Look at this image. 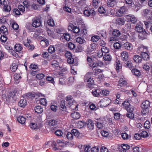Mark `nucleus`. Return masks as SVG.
Returning a JSON list of instances; mask_svg holds the SVG:
<instances>
[{
    "label": "nucleus",
    "mask_w": 152,
    "mask_h": 152,
    "mask_svg": "<svg viewBox=\"0 0 152 152\" xmlns=\"http://www.w3.org/2000/svg\"><path fill=\"white\" fill-rule=\"evenodd\" d=\"M77 29L78 30L77 34L78 35L80 34L81 36H83L87 33V31L83 20L80 16H77Z\"/></svg>",
    "instance_id": "1"
},
{
    "label": "nucleus",
    "mask_w": 152,
    "mask_h": 152,
    "mask_svg": "<svg viewBox=\"0 0 152 152\" xmlns=\"http://www.w3.org/2000/svg\"><path fill=\"white\" fill-rule=\"evenodd\" d=\"M135 30L140 34L139 37L142 39L146 38L148 33L143 28V25L141 22H139L135 26Z\"/></svg>",
    "instance_id": "2"
},
{
    "label": "nucleus",
    "mask_w": 152,
    "mask_h": 152,
    "mask_svg": "<svg viewBox=\"0 0 152 152\" xmlns=\"http://www.w3.org/2000/svg\"><path fill=\"white\" fill-rule=\"evenodd\" d=\"M112 34V36L109 39L110 42H111L115 40H118L121 35V32L119 30L115 29L113 31Z\"/></svg>",
    "instance_id": "3"
},
{
    "label": "nucleus",
    "mask_w": 152,
    "mask_h": 152,
    "mask_svg": "<svg viewBox=\"0 0 152 152\" xmlns=\"http://www.w3.org/2000/svg\"><path fill=\"white\" fill-rule=\"evenodd\" d=\"M111 100L108 98H105L101 100L98 103L99 107H103L109 105L111 103Z\"/></svg>",
    "instance_id": "4"
},
{
    "label": "nucleus",
    "mask_w": 152,
    "mask_h": 152,
    "mask_svg": "<svg viewBox=\"0 0 152 152\" xmlns=\"http://www.w3.org/2000/svg\"><path fill=\"white\" fill-rule=\"evenodd\" d=\"M84 80L85 82L88 83V86L89 87H91V86L94 84V80L93 78H91V72H88L86 75Z\"/></svg>",
    "instance_id": "5"
},
{
    "label": "nucleus",
    "mask_w": 152,
    "mask_h": 152,
    "mask_svg": "<svg viewBox=\"0 0 152 152\" xmlns=\"http://www.w3.org/2000/svg\"><path fill=\"white\" fill-rule=\"evenodd\" d=\"M122 105L127 112H133L134 109L133 106L130 104L129 102L126 100L125 101L122 103Z\"/></svg>",
    "instance_id": "6"
},
{
    "label": "nucleus",
    "mask_w": 152,
    "mask_h": 152,
    "mask_svg": "<svg viewBox=\"0 0 152 152\" xmlns=\"http://www.w3.org/2000/svg\"><path fill=\"white\" fill-rule=\"evenodd\" d=\"M32 24L34 27L35 28H37L41 26L42 24L41 19L38 17L34 18L33 20Z\"/></svg>",
    "instance_id": "7"
},
{
    "label": "nucleus",
    "mask_w": 152,
    "mask_h": 152,
    "mask_svg": "<svg viewBox=\"0 0 152 152\" xmlns=\"http://www.w3.org/2000/svg\"><path fill=\"white\" fill-rule=\"evenodd\" d=\"M76 133V129H72L71 132H67L66 135L67 138L69 140H72L74 136H75V133Z\"/></svg>",
    "instance_id": "8"
},
{
    "label": "nucleus",
    "mask_w": 152,
    "mask_h": 152,
    "mask_svg": "<svg viewBox=\"0 0 152 152\" xmlns=\"http://www.w3.org/2000/svg\"><path fill=\"white\" fill-rule=\"evenodd\" d=\"M126 9L125 6H122L116 12V14L117 16L121 17L123 15L125 12Z\"/></svg>",
    "instance_id": "9"
},
{
    "label": "nucleus",
    "mask_w": 152,
    "mask_h": 152,
    "mask_svg": "<svg viewBox=\"0 0 152 152\" xmlns=\"http://www.w3.org/2000/svg\"><path fill=\"white\" fill-rule=\"evenodd\" d=\"M30 40L27 39V41H23V42L24 46L28 48L29 50L32 51L34 49V46L33 45H30L29 43Z\"/></svg>",
    "instance_id": "10"
},
{
    "label": "nucleus",
    "mask_w": 152,
    "mask_h": 152,
    "mask_svg": "<svg viewBox=\"0 0 152 152\" xmlns=\"http://www.w3.org/2000/svg\"><path fill=\"white\" fill-rule=\"evenodd\" d=\"M87 127L90 130H92L94 128V125L92 121L88 119L87 121Z\"/></svg>",
    "instance_id": "11"
},
{
    "label": "nucleus",
    "mask_w": 152,
    "mask_h": 152,
    "mask_svg": "<svg viewBox=\"0 0 152 152\" xmlns=\"http://www.w3.org/2000/svg\"><path fill=\"white\" fill-rule=\"evenodd\" d=\"M16 91L15 90L9 93L8 96L7 98L9 99H11L12 98V99L15 100L17 99L16 96Z\"/></svg>",
    "instance_id": "12"
},
{
    "label": "nucleus",
    "mask_w": 152,
    "mask_h": 152,
    "mask_svg": "<svg viewBox=\"0 0 152 152\" xmlns=\"http://www.w3.org/2000/svg\"><path fill=\"white\" fill-rule=\"evenodd\" d=\"M148 47L147 46H144L142 45H140L137 48V52L138 53L142 52L147 51Z\"/></svg>",
    "instance_id": "13"
},
{
    "label": "nucleus",
    "mask_w": 152,
    "mask_h": 152,
    "mask_svg": "<svg viewBox=\"0 0 152 152\" xmlns=\"http://www.w3.org/2000/svg\"><path fill=\"white\" fill-rule=\"evenodd\" d=\"M129 54L128 52L124 51H123L121 54L122 60L124 61H126L128 60Z\"/></svg>",
    "instance_id": "14"
},
{
    "label": "nucleus",
    "mask_w": 152,
    "mask_h": 152,
    "mask_svg": "<svg viewBox=\"0 0 152 152\" xmlns=\"http://www.w3.org/2000/svg\"><path fill=\"white\" fill-rule=\"evenodd\" d=\"M123 47L125 49L130 51L132 50L133 49L132 45L128 42L124 43L123 45Z\"/></svg>",
    "instance_id": "15"
},
{
    "label": "nucleus",
    "mask_w": 152,
    "mask_h": 152,
    "mask_svg": "<svg viewBox=\"0 0 152 152\" xmlns=\"http://www.w3.org/2000/svg\"><path fill=\"white\" fill-rule=\"evenodd\" d=\"M94 11L93 9H91L89 10H85L83 11L84 15L86 16H89L90 15H93Z\"/></svg>",
    "instance_id": "16"
},
{
    "label": "nucleus",
    "mask_w": 152,
    "mask_h": 152,
    "mask_svg": "<svg viewBox=\"0 0 152 152\" xmlns=\"http://www.w3.org/2000/svg\"><path fill=\"white\" fill-rule=\"evenodd\" d=\"M79 35H80V37H78L77 38V42L80 44H84L85 45L86 43V42L85 40V39L82 38L81 37H83V36H81L80 34H79V35H78V34H77V36H79Z\"/></svg>",
    "instance_id": "17"
},
{
    "label": "nucleus",
    "mask_w": 152,
    "mask_h": 152,
    "mask_svg": "<svg viewBox=\"0 0 152 152\" xmlns=\"http://www.w3.org/2000/svg\"><path fill=\"white\" fill-rule=\"evenodd\" d=\"M92 93L93 95L95 97H99L101 96V93L100 89H97L95 90L94 91L93 90Z\"/></svg>",
    "instance_id": "18"
},
{
    "label": "nucleus",
    "mask_w": 152,
    "mask_h": 152,
    "mask_svg": "<svg viewBox=\"0 0 152 152\" xmlns=\"http://www.w3.org/2000/svg\"><path fill=\"white\" fill-rule=\"evenodd\" d=\"M14 49L17 52L20 53L22 52L23 48L20 44H16L15 46Z\"/></svg>",
    "instance_id": "19"
},
{
    "label": "nucleus",
    "mask_w": 152,
    "mask_h": 152,
    "mask_svg": "<svg viewBox=\"0 0 152 152\" xmlns=\"http://www.w3.org/2000/svg\"><path fill=\"white\" fill-rule=\"evenodd\" d=\"M127 84L126 80L123 78H120L118 82V85L121 87L124 86Z\"/></svg>",
    "instance_id": "20"
},
{
    "label": "nucleus",
    "mask_w": 152,
    "mask_h": 152,
    "mask_svg": "<svg viewBox=\"0 0 152 152\" xmlns=\"http://www.w3.org/2000/svg\"><path fill=\"white\" fill-rule=\"evenodd\" d=\"M133 58L134 61L137 63L141 62L142 61V58L138 55H135L133 56Z\"/></svg>",
    "instance_id": "21"
},
{
    "label": "nucleus",
    "mask_w": 152,
    "mask_h": 152,
    "mask_svg": "<svg viewBox=\"0 0 152 152\" xmlns=\"http://www.w3.org/2000/svg\"><path fill=\"white\" fill-rule=\"evenodd\" d=\"M107 4L108 7H113L116 4V0H107Z\"/></svg>",
    "instance_id": "22"
},
{
    "label": "nucleus",
    "mask_w": 152,
    "mask_h": 152,
    "mask_svg": "<svg viewBox=\"0 0 152 152\" xmlns=\"http://www.w3.org/2000/svg\"><path fill=\"white\" fill-rule=\"evenodd\" d=\"M27 102L26 99H20L19 102L18 103V105L22 107H24L26 105Z\"/></svg>",
    "instance_id": "23"
},
{
    "label": "nucleus",
    "mask_w": 152,
    "mask_h": 152,
    "mask_svg": "<svg viewBox=\"0 0 152 152\" xmlns=\"http://www.w3.org/2000/svg\"><path fill=\"white\" fill-rule=\"evenodd\" d=\"M148 51L142 52L141 53V55L144 60H147L149 58V56L148 54Z\"/></svg>",
    "instance_id": "24"
},
{
    "label": "nucleus",
    "mask_w": 152,
    "mask_h": 152,
    "mask_svg": "<svg viewBox=\"0 0 152 152\" xmlns=\"http://www.w3.org/2000/svg\"><path fill=\"white\" fill-rule=\"evenodd\" d=\"M66 101L64 100L61 101L59 105L60 109L63 111L65 110L66 109L65 105Z\"/></svg>",
    "instance_id": "25"
},
{
    "label": "nucleus",
    "mask_w": 152,
    "mask_h": 152,
    "mask_svg": "<svg viewBox=\"0 0 152 152\" xmlns=\"http://www.w3.org/2000/svg\"><path fill=\"white\" fill-rule=\"evenodd\" d=\"M150 105V102L148 100H145L142 102L141 107L142 108H149Z\"/></svg>",
    "instance_id": "26"
},
{
    "label": "nucleus",
    "mask_w": 152,
    "mask_h": 152,
    "mask_svg": "<svg viewBox=\"0 0 152 152\" xmlns=\"http://www.w3.org/2000/svg\"><path fill=\"white\" fill-rule=\"evenodd\" d=\"M152 64V63H147L142 65L143 68L146 71H149L150 69H151V65Z\"/></svg>",
    "instance_id": "27"
},
{
    "label": "nucleus",
    "mask_w": 152,
    "mask_h": 152,
    "mask_svg": "<svg viewBox=\"0 0 152 152\" xmlns=\"http://www.w3.org/2000/svg\"><path fill=\"white\" fill-rule=\"evenodd\" d=\"M114 65L117 72H118V71L122 68V64L120 63V61H116Z\"/></svg>",
    "instance_id": "28"
},
{
    "label": "nucleus",
    "mask_w": 152,
    "mask_h": 152,
    "mask_svg": "<svg viewBox=\"0 0 152 152\" xmlns=\"http://www.w3.org/2000/svg\"><path fill=\"white\" fill-rule=\"evenodd\" d=\"M29 127L32 129L39 130V127L37 126V124L35 123H31L29 125Z\"/></svg>",
    "instance_id": "29"
},
{
    "label": "nucleus",
    "mask_w": 152,
    "mask_h": 152,
    "mask_svg": "<svg viewBox=\"0 0 152 152\" xmlns=\"http://www.w3.org/2000/svg\"><path fill=\"white\" fill-rule=\"evenodd\" d=\"M35 112L38 113H41L43 111V109L40 106H37L34 107Z\"/></svg>",
    "instance_id": "30"
},
{
    "label": "nucleus",
    "mask_w": 152,
    "mask_h": 152,
    "mask_svg": "<svg viewBox=\"0 0 152 152\" xmlns=\"http://www.w3.org/2000/svg\"><path fill=\"white\" fill-rule=\"evenodd\" d=\"M116 23L120 25H122L124 23V18H118L116 19Z\"/></svg>",
    "instance_id": "31"
},
{
    "label": "nucleus",
    "mask_w": 152,
    "mask_h": 152,
    "mask_svg": "<svg viewBox=\"0 0 152 152\" xmlns=\"http://www.w3.org/2000/svg\"><path fill=\"white\" fill-rule=\"evenodd\" d=\"M33 26L32 24H27L26 26V29H28L30 32L34 31V28H33Z\"/></svg>",
    "instance_id": "32"
},
{
    "label": "nucleus",
    "mask_w": 152,
    "mask_h": 152,
    "mask_svg": "<svg viewBox=\"0 0 152 152\" xmlns=\"http://www.w3.org/2000/svg\"><path fill=\"white\" fill-rule=\"evenodd\" d=\"M0 29L1 31L0 33H2L4 34H8V32L7 31V29L5 26L3 25L1 26L0 28Z\"/></svg>",
    "instance_id": "33"
},
{
    "label": "nucleus",
    "mask_w": 152,
    "mask_h": 152,
    "mask_svg": "<svg viewBox=\"0 0 152 152\" xmlns=\"http://www.w3.org/2000/svg\"><path fill=\"white\" fill-rule=\"evenodd\" d=\"M85 124L83 121H79L77 123V127L79 129L81 128L85 125Z\"/></svg>",
    "instance_id": "34"
},
{
    "label": "nucleus",
    "mask_w": 152,
    "mask_h": 152,
    "mask_svg": "<svg viewBox=\"0 0 152 152\" xmlns=\"http://www.w3.org/2000/svg\"><path fill=\"white\" fill-rule=\"evenodd\" d=\"M124 1L126 4L129 5L130 7H133L134 6H136L133 2L132 0H125Z\"/></svg>",
    "instance_id": "35"
},
{
    "label": "nucleus",
    "mask_w": 152,
    "mask_h": 152,
    "mask_svg": "<svg viewBox=\"0 0 152 152\" xmlns=\"http://www.w3.org/2000/svg\"><path fill=\"white\" fill-rule=\"evenodd\" d=\"M35 96L34 92L28 93L26 94V97L27 99H32L35 97Z\"/></svg>",
    "instance_id": "36"
},
{
    "label": "nucleus",
    "mask_w": 152,
    "mask_h": 152,
    "mask_svg": "<svg viewBox=\"0 0 152 152\" xmlns=\"http://www.w3.org/2000/svg\"><path fill=\"white\" fill-rule=\"evenodd\" d=\"M18 67V65L16 63H13L11 66L10 68L12 72H15L17 69Z\"/></svg>",
    "instance_id": "37"
},
{
    "label": "nucleus",
    "mask_w": 152,
    "mask_h": 152,
    "mask_svg": "<svg viewBox=\"0 0 152 152\" xmlns=\"http://www.w3.org/2000/svg\"><path fill=\"white\" fill-rule=\"evenodd\" d=\"M68 29L69 30L73 31L74 33H76V32L75 31L76 29V26H74L72 24L70 23L69 24Z\"/></svg>",
    "instance_id": "38"
},
{
    "label": "nucleus",
    "mask_w": 152,
    "mask_h": 152,
    "mask_svg": "<svg viewBox=\"0 0 152 152\" xmlns=\"http://www.w3.org/2000/svg\"><path fill=\"white\" fill-rule=\"evenodd\" d=\"M14 78L16 80V81H17V82H19L18 80L21 78V75H20V73H15L14 75Z\"/></svg>",
    "instance_id": "39"
},
{
    "label": "nucleus",
    "mask_w": 152,
    "mask_h": 152,
    "mask_svg": "<svg viewBox=\"0 0 152 152\" xmlns=\"http://www.w3.org/2000/svg\"><path fill=\"white\" fill-rule=\"evenodd\" d=\"M17 120L19 123L21 124H23L25 123L26 119L23 117L20 116L18 118Z\"/></svg>",
    "instance_id": "40"
},
{
    "label": "nucleus",
    "mask_w": 152,
    "mask_h": 152,
    "mask_svg": "<svg viewBox=\"0 0 152 152\" xmlns=\"http://www.w3.org/2000/svg\"><path fill=\"white\" fill-rule=\"evenodd\" d=\"M132 72L135 76H139L140 75V71L136 69H134L132 70Z\"/></svg>",
    "instance_id": "41"
},
{
    "label": "nucleus",
    "mask_w": 152,
    "mask_h": 152,
    "mask_svg": "<svg viewBox=\"0 0 152 152\" xmlns=\"http://www.w3.org/2000/svg\"><path fill=\"white\" fill-rule=\"evenodd\" d=\"M124 66L126 67L129 68L131 69L132 67V62L129 61H127L125 63Z\"/></svg>",
    "instance_id": "42"
},
{
    "label": "nucleus",
    "mask_w": 152,
    "mask_h": 152,
    "mask_svg": "<svg viewBox=\"0 0 152 152\" xmlns=\"http://www.w3.org/2000/svg\"><path fill=\"white\" fill-rule=\"evenodd\" d=\"M101 51L103 53H108L109 51V50L107 47L105 46H103L101 49Z\"/></svg>",
    "instance_id": "43"
},
{
    "label": "nucleus",
    "mask_w": 152,
    "mask_h": 152,
    "mask_svg": "<svg viewBox=\"0 0 152 152\" xmlns=\"http://www.w3.org/2000/svg\"><path fill=\"white\" fill-rule=\"evenodd\" d=\"M7 34H5L1 36L0 39L1 42L4 43L6 41L7 39Z\"/></svg>",
    "instance_id": "44"
},
{
    "label": "nucleus",
    "mask_w": 152,
    "mask_h": 152,
    "mask_svg": "<svg viewBox=\"0 0 152 152\" xmlns=\"http://www.w3.org/2000/svg\"><path fill=\"white\" fill-rule=\"evenodd\" d=\"M93 72L92 73L95 75H96L99 74L102 72V71L100 69H97L96 68L93 69Z\"/></svg>",
    "instance_id": "45"
},
{
    "label": "nucleus",
    "mask_w": 152,
    "mask_h": 152,
    "mask_svg": "<svg viewBox=\"0 0 152 152\" xmlns=\"http://www.w3.org/2000/svg\"><path fill=\"white\" fill-rule=\"evenodd\" d=\"M75 76L70 77L68 78V84L69 85H71L74 82L75 79Z\"/></svg>",
    "instance_id": "46"
},
{
    "label": "nucleus",
    "mask_w": 152,
    "mask_h": 152,
    "mask_svg": "<svg viewBox=\"0 0 152 152\" xmlns=\"http://www.w3.org/2000/svg\"><path fill=\"white\" fill-rule=\"evenodd\" d=\"M131 22L132 23H135L137 21L136 18L133 15H129Z\"/></svg>",
    "instance_id": "47"
},
{
    "label": "nucleus",
    "mask_w": 152,
    "mask_h": 152,
    "mask_svg": "<svg viewBox=\"0 0 152 152\" xmlns=\"http://www.w3.org/2000/svg\"><path fill=\"white\" fill-rule=\"evenodd\" d=\"M48 51L49 53L52 54L55 52V49L53 46L52 45H50L48 48Z\"/></svg>",
    "instance_id": "48"
},
{
    "label": "nucleus",
    "mask_w": 152,
    "mask_h": 152,
    "mask_svg": "<svg viewBox=\"0 0 152 152\" xmlns=\"http://www.w3.org/2000/svg\"><path fill=\"white\" fill-rule=\"evenodd\" d=\"M103 58L105 61H110L112 59V57L109 54H105L104 55Z\"/></svg>",
    "instance_id": "49"
},
{
    "label": "nucleus",
    "mask_w": 152,
    "mask_h": 152,
    "mask_svg": "<svg viewBox=\"0 0 152 152\" xmlns=\"http://www.w3.org/2000/svg\"><path fill=\"white\" fill-rule=\"evenodd\" d=\"M45 77V76L42 73H39L37 74L36 78L39 80H41Z\"/></svg>",
    "instance_id": "50"
},
{
    "label": "nucleus",
    "mask_w": 152,
    "mask_h": 152,
    "mask_svg": "<svg viewBox=\"0 0 152 152\" xmlns=\"http://www.w3.org/2000/svg\"><path fill=\"white\" fill-rule=\"evenodd\" d=\"M99 37L97 35L93 36L91 38V40L93 42H96L99 39Z\"/></svg>",
    "instance_id": "51"
},
{
    "label": "nucleus",
    "mask_w": 152,
    "mask_h": 152,
    "mask_svg": "<svg viewBox=\"0 0 152 152\" xmlns=\"http://www.w3.org/2000/svg\"><path fill=\"white\" fill-rule=\"evenodd\" d=\"M140 134L141 137L145 138L148 136V133L145 131H142Z\"/></svg>",
    "instance_id": "52"
},
{
    "label": "nucleus",
    "mask_w": 152,
    "mask_h": 152,
    "mask_svg": "<svg viewBox=\"0 0 152 152\" xmlns=\"http://www.w3.org/2000/svg\"><path fill=\"white\" fill-rule=\"evenodd\" d=\"M13 13L14 15H19L21 14L19 10V9L17 8L14 9L13 10Z\"/></svg>",
    "instance_id": "53"
},
{
    "label": "nucleus",
    "mask_w": 152,
    "mask_h": 152,
    "mask_svg": "<svg viewBox=\"0 0 152 152\" xmlns=\"http://www.w3.org/2000/svg\"><path fill=\"white\" fill-rule=\"evenodd\" d=\"M3 10L4 11L6 12H9L11 10L10 7V6L6 4L4 5Z\"/></svg>",
    "instance_id": "54"
},
{
    "label": "nucleus",
    "mask_w": 152,
    "mask_h": 152,
    "mask_svg": "<svg viewBox=\"0 0 152 152\" xmlns=\"http://www.w3.org/2000/svg\"><path fill=\"white\" fill-rule=\"evenodd\" d=\"M142 109L141 111V113L143 115H145L146 113H148L149 111V109L145 108H142Z\"/></svg>",
    "instance_id": "55"
},
{
    "label": "nucleus",
    "mask_w": 152,
    "mask_h": 152,
    "mask_svg": "<svg viewBox=\"0 0 152 152\" xmlns=\"http://www.w3.org/2000/svg\"><path fill=\"white\" fill-rule=\"evenodd\" d=\"M101 93V96H107L109 93V91L106 90L100 89Z\"/></svg>",
    "instance_id": "56"
},
{
    "label": "nucleus",
    "mask_w": 152,
    "mask_h": 152,
    "mask_svg": "<svg viewBox=\"0 0 152 152\" xmlns=\"http://www.w3.org/2000/svg\"><path fill=\"white\" fill-rule=\"evenodd\" d=\"M99 34L104 38H106L107 37L106 33L105 30H102L99 32Z\"/></svg>",
    "instance_id": "57"
},
{
    "label": "nucleus",
    "mask_w": 152,
    "mask_h": 152,
    "mask_svg": "<svg viewBox=\"0 0 152 152\" xmlns=\"http://www.w3.org/2000/svg\"><path fill=\"white\" fill-rule=\"evenodd\" d=\"M48 25L51 27L53 26L54 25V21L52 19H49L47 21Z\"/></svg>",
    "instance_id": "58"
},
{
    "label": "nucleus",
    "mask_w": 152,
    "mask_h": 152,
    "mask_svg": "<svg viewBox=\"0 0 152 152\" xmlns=\"http://www.w3.org/2000/svg\"><path fill=\"white\" fill-rule=\"evenodd\" d=\"M113 47L115 49H119L121 47V45L118 42L114 43L113 44Z\"/></svg>",
    "instance_id": "59"
},
{
    "label": "nucleus",
    "mask_w": 152,
    "mask_h": 152,
    "mask_svg": "<svg viewBox=\"0 0 152 152\" xmlns=\"http://www.w3.org/2000/svg\"><path fill=\"white\" fill-rule=\"evenodd\" d=\"M65 39L66 40V41H69L70 39V37L69 34L68 33H65L63 34Z\"/></svg>",
    "instance_id": "60"
},
{
    "label": "nucleus",
    "mask_w": 152,
    "mask_h": 152,
    "mask_svg": "<svg viewBox=\"0 0 152 152\" xmlns=\"http://www.w3.org/2000/svg\"><path fill=\"white\" fill-rule=\"evenodd\" d=\"M99 0H93L92 4L94 8H97L99 3Z\"/></svg>",
    "instance_id": "61"
},
{
    "label": "nucleus",
    "mask_w": 152,
    "mask_h": 152,
    "mask_svg": "<svg viewBox=\"0 0 152 152\" xmlns=\"http://www.w3.org/2000/svg\"><path fill=\"white\" fill-rule=\"evenodd\" d=\"M98 11L100 14H104L106 12L105 9L102 7H99L98 9Z\"/></svg>",
    "instance_id": "62"
},
{
    "label": "nucleus",
    "mask_w": 152,
    "mask_h": 152,
    "mask_svg": "<svg viewBox=\"0 0 152 152\" xmlns=\"http://www.w3.org/2000/svg\"><path fill=\"white\" fill-rule=\"evenodd\" d=\"M129 113L126 114V116L130 119H133L134 117V114L132 113L133 112H128Z\"/></svg>",
    "instance_id": "63"
},
{
    "label": "nucleus",
    "mask_w": 152,
    "mask_h": 152,
    "mask_svg": "<svg viewBox=\"0 0 152 152\" xmlns=\"http://www.w3.org/2000/svg\"><path fill=\"white\" fill-rule=\"evenodd\" d=\"M57 124V122L54 120H50L49 122V125L50 126H55Z\"/></svg>",
    "instance_id": "64"
}]
</instances>
